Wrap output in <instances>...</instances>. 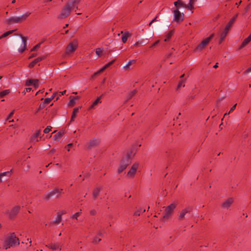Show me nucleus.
Returning a JSON list of instances; mask_svg holds the SVG:
<instances>
[{
  "label": "nucleus",
  "mask_w": 251,
  "mask_h": 251,
  "mask_svg": "<svg viewBox=\"0 0 251 251\" xmlns=\"http://www.w3.org/2000/svg\"><path fill=\"white\" fill-rule=\"evenodd\" d=\"M176 204L172 203L166 207L165 212L163 214V220H168L171 216L173 210L176 208Z\"/></svg>",
  "instance_id": "obj_6"
},
{
  "label": "nucleus",
  "mask_w": 251,
  "mask_h": 251,
  "mask_svg": "<svg viewBox=\"0 0 251 251\" xmlns=\"http://www.w3.org/2000/svg\"><path fill=\"white\" fill-rule=\"evenodd\" d=\"M156 19V17H155V18H154V19L151 21V22H152V23H153V22L155 21Z\"/></svg>",
  "instance_id": "obj_64"
},
{
  "label": "nucleus",
  "mask_w": 251,
  "mask_h": 251,
  "mask_svg": "<svg viewBox=\"0 0 251 251\" xmlns=\"http://www.w3.org/2000/svg\"><path fill=\"white\" fill-rule=\"evenodd\" d=\"M77 99V97L76 98H75L72 100H70V102H69V103L71 105H74L75 103V101H76V100Z\"/></svg>",
  "instance_id": "obj_49"
},
{
  "label": "nucleus",
  "mask_w": 251,
  "mask_h": 251,
  "mask_svg": "<svg viewBox=\"0 0 251 251\" xmlns=\"http://www.w3.org/2000/svg\"><path fill=\"white\" fill-rule=\"evenodd\" d=\"M51 129V127L50 126H48L44 130V132L45 133H48L49 132Z\"/></svg>",
  "instance_id": "obj_48"
},
{
  "label": "nucleus",
  "mask_w": 251,
  "mask_h": 251,
  "mask_svg": "<svg viewBox=\"0 0 251 251\" xmlns=\"http://www.w3.org/2000/svg\"><path fill=\"white\" fill-rule=\"evenodd\" d=\"M214 35V34H211L209 37L204 39L201 43L196 47L195 51L196 52H200L204 49L210 42Z\"/></svg>",
  "instance_id": "obj_3"
},
{
  "label": "nucleus",
  "mask_w": 251,
  "mask_h": 251,
  "mask_svg": "<svg viewBox=\"0 0 251 251\" xmlns=\"http://www.w3.org/2000/svg\"><path fill=\"white\" fill-rule=\"evenodd\" d=\"M250 41H251V33L250 35L246 38L241 45L239 49H241L246 46Z\"/></svg>",
  "instance_id": "obj_21"
},
{
  "label": "nucleus",
  "mask_w": 251,
  "mask_h": 251,
  "mask_svg": "<svg viewBox=\"0 0 251 251\" xmlns=\"http://www.w3.org/2000/svg\"><path fill=\"white\" fill-rule=\"evenodd\" d=\"M102 96L98 97L91 104L90 106V108H95V106H96L99 103H100L101 102L100 100Z\"/></svg>",
  "instance_id": "obj_28"
},
{
  "label": "nucleus",
  "mask_w": 251,
  "mask_h": 251,
  "mask_svg": "<svg viewBox=\"0 0 251 251\" xmlns=\"http://www.w3.org/2000/svg\"><path fill=\"white\" fill-rule=\"evenodd\" d=\"M173 33L172 31H170L167 35V37L165 39V41H167L172 36Z\"/></svg>",
  "instance_id": "obj_45"
},
{
  "label": "nucleus",
  "mask_w": 251,
  "mask_h": 251,
  "mask_svg": "<svg viewBox=\"0 0 251 251\" xmlns=\"http://www.w3.org/2000/svg\"><path fill=\"white\" fill-rule=\"evenodd\" d=\"M78 111V108H75L74 109L73 114L71 117V121H73L76 117V115Z\"/></svg>",
  "instance_id": "obj_31"
},
{
  "label": "nucleus",
  "mask_w": 251,
  "mask_h": 251,
  "mask_svg": "<svg viewBox=\"0 0 251 251\" xmlns=\"http://www.w3.org/2000/svg\"><path fill=\"white\" fill-rule=\"evenodd\" d=\"M39 80L36 79L27 80L26 82V85L28 86H33L37 88L39 86Z\"/></svg>",
  "instance_id": "obj_13"
},
{
  "label": "nucleus",
  "mask_w": 251,
  "mask_h": 251,
  "mask_svg": "<svg viewBox=\"0 0 251 251\" xmlns=\"http://www.w3.org/2000/svg\"><path fill=\"white\" fill-rule=\"evenodd\" d=\"M138 167V163H134L133 164L129 171L127 172V176L129 178H133L136 173Z\"/></svg>",
  "instance_id": "obj_9"
},
{
  "label": "nucleus",
  "mask_w": 251,
  "mask_h": 251,
  "mask_svg": "<svg viewBox=\"0 0 251 251\" xmlns=\"http://www.w3.org/2000/svg\"><path fill=\"white\" fill-rule=\"evenodd\" d=\"M136 93V90H134L133 91H132V92H131L129 94H128V99H130L132 97H133Z\"/></svg>",
  "instance_id": "obj_44"
},
{
  "label": "nucleus",
  "mask_w": 251,
  "mask_h": 251,
  "mask_svg": "<svg viewBox=\"0 0 251 251\" xmlns=\"http://www.w3.org/2000/svg\"><path fill=\"white\" fill-rule=\"evenodd\" d=\"M145 211V209L142 208H139L134 213V215L136 216H140L141 213H144Z\"/></svg>",
  "instance_id": "obj_32"
},
{
  "label": "nucleus",
  "mask_w": 251,
  "mask_h": 251,
  "mask_svg": "<svg viewBox=\"0 0 251 251\" xmlns=\"http://www.w3.org/2000/svg\"><path fill=\"white\" fill-rule=\"evenodd\" d=\"M26 92H29L31 90V88H27L25 89Z\"/></svg>",
  "instance_id": "obj_59"
},
{
  "label": "nucleus",
  "mask_w": 251,
  "mask_h": 251,
  "mask_svg": "<svg viewBox=\"0 0 251 251\" xmlns=\"http://www.w3.org/2000/svg\"><path fill=\"white\" fill-rule=\"evenodd\" d=\"M99 143V140L97 139H94L91 140L88 143V148H91L97 145Z\"/></svg>",
  "instance_id": "obj_22"
},
{
  "label": "nucleus",
  "mask_w": 251,
  "mask_h": 251,
  "mask_svg": "<svg viewBox=\"0 0 251 251\" xmlns=\"http://www.w3.org/2000/svg\"><path fill=\"white\" fill-rule=\"evenodd\" d=\"M30 14L29 12H26L25 14L20 16H13L8 18L7 20V23H18L25 20Z\"/></svg>",
  "instance_id": "obj_4"
},
{
  "label": "nucleus",
  "mask_w": 251,
  "mask_h": 251,
  "mask_svg": "<svg viewBox=\"0 0 251 251\" xmlns=\"http://www.w3.org/2000/svg\"><path fill=\"white\" fill-rule=\"evenodd\" d=\"M43 91H44V90H40L39 91H38V92L37 93V94H38V93H39V92H40V93H42V92H43Z\"/></svg>",
  "instance_id": "obj_63"
},
{
  "label": "nucleus",
  "mask_w": 251,
  "mask_h": 251,
  "mask_svg": "<svg viewBox=\"0 0 251 251\" xmlns=\"http://www.w3.org/2000/svg\"><path fill=\"white\" fill-rule=\"evenodd\" d=\"M55 149H52V150L50 151V153H53L55 152Z\"/></svg>",
  "instance_id": "obj_60"
},
{
  "label": "nucleus",
  "mask_w": 251,
  "mask_h": 251,
  "mask_svg": "<svg viewBox=\"0 0 251 251\" xmlns=\"http://www.w3.org/2000/svg\"><path fill=\"white\" fill-rule=\"evenodd\" d=\"M37 54L36 53H32L29 57V59L32 58L36 56Z\"/></svg>",
  "instance_id": "obj_56"
},
{
  "label": "nucleus",
  "mask_w": 251,
  "mask_h": 251,
  "mask_svg": "<svg viewBox=\"0 0 251 251\" xmlns=\"http://www.w3.org/2000/svg\"><path fill=\"white\" fill-rule=\"evenodd\" d=\"M48 247L53 250H58L60 251L61 250L62 245L59 243H51L49 245Z\"/></svg>",
  "instance_id": "obj_17"
},
{
  "label": "nucleus",
  "mask_w": 251,
  "mask_h": 251,
  "mask_svg": "<svg viewBox=\"0 0 251 251\" xmlns=\"http://www.w3.org/2000/svg\"><path fill=\"white\" fill-rule=\"evenodd\" d=\"M185 4L183 2L180 0H177L174 2V5L177 7V9L179 7H183L185 6Z\"/></svg>",
  "instance_id": "obj_24"
},
{
  "label": "nucleus",
  "mask_w": 251,
  "mask_h": 251,
  "mask_svg": "<svg viewBox=\"0 0 251 251\" xmlns=\"http://www.w3.org/2000/svg\"><path fill=\"white\" fill-rule=\"evenodd\" d=\"M135 62L134 60H129L127 63L124 66V68L125 70H127L130 68V65Z\"/></svg>",
  "instance_id": "obj_33"
},
{
  "label": "nucleus",
  "mask_w": 251,
  "mask_h": 251,
  "mask_svg": "<svg viewBox=\"0 0 251 251\" xmlns=\"http://www.w3.org/2000/svg\"><path fill=\"white\" fill-rule=\"evenodd\" d=\"M14 113V110H13L12 112H11L9 113V114L8 115V116H7V117L6 118V119L5 120V121L4 122V124H6L7 121H8L10 120V119L13 115Z\"/></svg>",
  "instance_id": "obj_38"
},
{
  "label": "nucleus",
  "mask_w": 251,
  "mask_h": 251,
  "mask_svg": "<svg viewBox=\"0 0 251 251\" xmlns=\"http://www.w3.org/2000/svg\"><path fill=\"white\" fill-rule=\"evenodd\" d=\"M66 92V90L63 91L62 92H60L59 93L58 96L57 97L56 100L58 99L59 96H61L62 95H63L65 94Z\"/></svg>",
  "instance_id": "obj_53"
},
{
  "label": "nucleus",
  "mask_w": 251,
  "mask_h": 251,
  "mask_svg": "<svg viewBox=\"0 0 251 251\" xmlns=\"http://www.w3.org/2000/svg\"><path fill=\"white\" fill-rule=\"evenodd\" d=\"M251 72V67L249 68L246 71V73H249Z\"/></svg>",
  "instance_id": "obj_57"
},
{
  "label": "nucleus",
  "mask_w": 251,
  "mask_h": 251,
  "mask_svg": "<svg viewBox=\"0 0 251 251\" xmlns=\"http://www.w3.org/2000/svg\"><path fill=\"white\" fill-rule=\"evenodd\" d=\"M228 32V30H227L225 28L224 31L220 35V39L219 40L220 43H222V41L224 40V39L225 38Z\"/></svg>",
  "instance_id": "obj_26"
},
{
  "label": "nucleus",
  "mask_w": 251,
  "mask_h": 251,
  "mask_svg": "<svg viewBox=\"0 0 251 251\" xmlns=\"http://www.w3.org/2000/svg\"><path fill=\"white\" fill-rule=\"evenodd\" d=\"M8 32H6L4 33H3L1 36H0V39H1L2 38L5 37L9 35Z\"/></svg>",
  "instance_id": "obj_52"
},
{
  "label": "nucleus",
  "mask_w": 251,
  "mask_h": 251,
  "mask_svg": "<svg viewBox=\"0 0 251 251\" xmlns=\"http://www.w3.org/2000/svg\"><path fill=\"white\" fill-rule=\"evenodd\" d=\"M102 52V50L101 49L99 48L96 50V53L98 56H100L101 55Z\"/></svg>",
  "instance_id": "obj_43"
},
{
  "label": "nucleus",
  "mask_w": 251,
  "mask_h": 251,
  "mask_svg": "<svg viewBox=\"0 0 251 251\" xmlns=\"http://www.w3.org/2000/svg\"><path fill=\"white\" fill-rule=\"evenodd\" d=\"M191 210V208L190 207H187L182 210L180 212V215L179 216V219L182 220L185 217V215L187 213H189L190 212Z\"/></svg>",
  "instance_id": "obj_15"
},
{
  "label": "nucleus",
  "mask_w": 251,
  "mask_h": 251,
  "mask_svg": "<svg viewBox=\"0 0 251 251\" xmlns=\"http://www.w3.org/2000/svg\"><path fill=\"white\" fill-rule=\"evenodd\" d=\"M121 33L123 34L122 36V41L123 43H126L127 41V39L130 36V34L128 31L123 33L122 31Z\"/></svg>",
  "instance_id": "obj_20"
},
{
  "label": "nucleus",
  "mask_w": 251,
  "mask_h": 251,
  "mask_svg": "<svg viewBox=\"0 0 251 251\" xmlns=\"http://www.w3.org/2000/svg\"><path fill=\"white\" fill-rule=\"evenodd\" d=\"M21 39H22V44L21 45L20 48H19L18 49V51L19 52H23L25 49V47H26V41H27V38L25 37H23V36H21Z\"/></svg>",
  "instance_id": "obj_14"
},
{
  "label": "nucleus",
  "mask_w": 251,
  "mask_h": 251,
  "mask_svg": "<svg viewBox=\"0 0 251 251\" xmlns=\"http://www.w3.org/2000/svg\"><path fill=\"white\" fill-rule=\"evenodd\" d=\"M184 86L185 83L184 80H181L179 82L176 89L177 90H180L181 88L184 87Z\"/></svg>",
  "instance_id": "obj_34"
},
{
  "label": "nucleus",
  "mask_w": 251,
  "mask_h": 251,
  "mask_svg": "<svg viewBox=\"0 0 251 251\" xmlns=\"http://www.w3.org/2000/svg\"><path fill=\"white\" fill-rule=\"evenodd\" d=\"M26 240H27V241H29V246H31V245H32V241H31V239H29V238H27V239H26Z\"/></svg>",
  "instance_id": "obj_58"
},
{
  "label": "nucleus",
  "mask_w": 251,
  "mask_h": 251,
  "mask_svg": "<svg viewBox=\"0 0 251 251\" xmlns=\"http://www.w3.org/2000/svg\"><path fill=\"white\" fill-rule=\"evenodd\" d=\"M63 133L59 132L55 134L53 137V139L55 142H58L60 140L62 136H63Z\"/></svg>",
  "instance_id": "obj_27"
},
{
  "label": "nucleus",
  "mask_w": 251,
  "mask_h": 251,
  "mask_svg": "<svg viewBox=\"0 0 251 251\" xmlns=\"http://www.w3.org/2000/svg\"><path fill=\"white\" fill-rule=\"evenodd\" d=\"M236 106V104H235L230 109L228 113H226L225 114V116L227 114H230L231 112H232L235 109Z\"/></svg>",
  "instance_id": "obj_47"
},
{
  "label": "nucleus",
  "mask_w": 251,
  "mask_h": 251,
  "mask_svg": "<svg viewBox=\"0 0 251 251\" xmlns=\"http://www.w3.org/2000/svg\"><path fill=\"white\" fill-rule=\"evenodd\" d=\"M62 189L56 188L50 192L46 193L44 196V199L46 200H49L53 197H58L62 193Z\"/></svg>",
  "instance_id": "obj_5"
},
{
  "label": "nucleus",
  "mask_w": 251,
  "mask_h": 251,
  "mask_svg": "<svg viewBox=\"0 0 251 251\" xmlns=\"http://www.w3.org/2000/svg\"><path fill=\"white\" fill-rule=\"evenodd\" d=\"M80 0H71L68 3L70 5V7L73 9L76 8L78 9L77 4L79 2Z\"/></svg>",
  "instance_id": "obj_19"
},
{
  "label": "nucleus",
  "mask_w": 251,
  "mask_h": 251,
  "mask_svg": "<svg viewBox=\"0 0 251 251\" xmlns=\"http://www.w3.org/2000/svg\"><path fill=\"white\" fill-rule=\"evenodd\" d=\"M40 134L41 130H39L31 137V140L32 141H38L39 139L42 138Z\"/></svg>",
  "instance_id": "obj_16"
},
{
  "label": "nucleus",
  "mask_w": 251,
  "mask_h": 251,
  "mask_svg": "<svg viewBox=\"0 0 251 251\" xmlns=\"http://www.w3.org/2000/svg\"><path fill=\"white\" fill-rule=\"evenodd\" d=\"M136 151V150L135 149H132L130 152L127 153L126 155V159H123L118 168L117 172L119 174L121 173L125 169H126L127 166L128 165V162H127V159H131L135 154Z\"/></svg>",
  "instance_id": "obj_2"
},
{
  "label": "nucleus",
  "mask_w": 251,
  "mask_h": 251,
  "mask_svg": "<svg viewBox=\"0 0 251 251\" xmlns=\"http://www.w3.org/2000/svg\"><path fill=\"white\" fill-rule=\"evenodd\" d=\"M20 209V206L18 205L15 206L10 210H7L5 214L10 219L14 218L19 212Z\"/></svg>",
  "instance_id": "obj_8"
},
{
  "label": "nucleus",
  "mask_w": 251,
  "mask_h": 251,
  "mask_svg": "<svg viewBox=\"0 0 251 251\" xmlns=\"http://www.w3.org/2000/svg\"><path fill=\"white\" fill-rule=\"evenodd\" d=\"M114 62V60H112L109 63H107L106 65H105L102 68H101L98 71L96 72L94 74V75H97L101 73H102L105 69H106L107 67L111 65Z\"/></svg>",
  "instance_id": "obj_18"
},
{
  "label": "nucleus",
  "mask_w": 251,
  "mask_h": 251,
  "mask_svg": "<svg viewBox=\"0 0 251 251\" xmlns=\"http://www.w3.org/2000/svg\"><path fill=\"white\" fill-rule=\"evenodd\" d=\"M73 143H70L68 145H67L65 148L68 151H69L70 150V148L73 147Z\"/></svg>",
  "instance_id": "obj_51"
},
{
  "label": "nucleus",
  "mask_w": 251,
  "mask_h": 251,
  "mask_svg": "<svg viewBox=\"0 0 251 251\" xmlns=\"http://www.w3.org/2000/svg\"><path fill=\"white\" fill-rule=\"evenodd\" d=\"M72 9H73V8L71 7L70 5L67 3L58 16V18L63 19L66 18L69 15Z\"/></svg>",
  "instance_id": "obj_7"
},
{
  "label": "nucleus",
  "mask_w": 251,
  "mask_h": 251,
  "mask_svg": "<svg viewBox=\"0 0 251 251\" xmlns=\"http://www.w3.org/2000/svg\"><path fill=\"white\" fill-rule=\"evenodd\" d=\"M218 63H216V64L214 65L213 67H214V68H217V67H218Z\"/></svg>",
  "instance_id": "obj_61"
},
{
  "label": "nucleus",
  "mask_w": 251,
  "mask_h": 251,
  "mask_svg": "<svg viewBox=\"0 0 251 251\" xmlns=\"http://www.w3.org/2000/svg\"><path fill=\"white\" fill-rule=\"evenodd\" d=\"M78 46L77 42L75 41L69 44L66 49V53L70 54L75 50Z\"/></svg>",
  "instance_id": "obj_10"
},
{
  "label": "nucleus",
  "mask_w": 251,
  "mask_h": 251,
  "mask_svg": "<svg viewBox=\"0 0 251 251\" xmlns=\"http://www.w3.org/2000/svg\"><path fill=\"white\" fill-rule=\"evenodd\" d=\"M13 31H14V30H10V31H7V32H8L9 34H10L12 33H13Z\"/></svg>",
  "instance_id": "obj_62"
},
{
  "label": "nucleus",
  "mask_w": 251,
  "mask_h": 251,
  "mask_svg": "<svg viewBox=\"0 0 251 251\" xmlns=\"http://www.w3.org/2000/svg\"><path fill=\"white\" fill-rule=\"evenodd\" d=\"M100 190H101V189L100 187H97L94 189L93 193V196L94 199H96L97 197V196L99 195V194L100 191Z\"/></svg>",
  "instance_id": "obj_30"
},
{
  "label": "nucleus",
  "mask_w": 251,
  "mask_h": 251,
  "mask_svg": "<svg viewBox=\"0 0 251 251\" xmlns=\"http://www.w3.org/2000/svg\"><path fill=\"white\" fill-rule=\"evenodd\" d=\"M48 104L45 102V100L41 103L39 105V108L40 109L44 108Z\"/></svg>",
  "instance_id": "obj_50"
},
{
  "label": "nucleus",
  "mask_w": 251,
  "mask_h": 251,
  "mask_svg": "<svg viewBox=\"0 0 251 251\" xmlns=\"http://www.w3.org/2000/svg\"><path fill=\"white\" fill-rule=\"evenodd\" d=\"M98 236L99 237H95L93 240V243L95 244H97L99 242H100L101 240V239L100 238V237L102 236V233L101 231H99L98 233Z\"/></svg>",
  "instance_id": "obj_29"
},
{
  "label": "nucleus",
  "mask_w": 251,
  "mask_h": 251,
  "mask_svg": "<svg viewBox=\"0 0 251 251\" xmlns=\"http://www.w3.org/2000/svg\"><path fill=\"white\" fill-rule=\"evenodd\" d=\"M196 1L197 0H190L189 3H190L191 4L194 5Z\"/></svg>",
  "instance_id": "obj_55"
},
{
  "label": "nucleus",
  "mask_w": 251,
  "mask_h": 251,
  "mask_svg": "<svg viewBox=\"0 0 251 251\" xmlns=\"http://www.w3.org/2000/svg\"><path fill=\"white\" fill-rule=\"evenodd\" d=\"M234 201L233 198H229L226 199L222 204V207L225 209H228Z\"/></svg>",
  "instance_id": "obj_12"
},
{
  "label": "nucleus",
  "mask_w": 251,
  "mask_h": 251,
  "mask_svg": "<svg viewBox=\"0 0 251 251\" xmlns=\"http://www.w3.org/2000/svg\"><path fill=\"white\" fill-rule=\"evenodd\" d=\"M56 94H54L51 97L47 98L45 99V102L48 104L55 97Z\"/></svg>",
  "instance_id": "obj_35"
},
{
  "label": "nucleus",
  "mask_w": 251,
  "mask_h": 251,
  "mask_svg": "<svg viewBox=\"0 0 251 251\" xmlns=\"http://www.w3.org/2000/svg\"><path fill=\"white\" fill-rule=\"evenodd\" d=\"M9 93H10L9 90H8V89L5 90L0 92V97H2L8 94Z\"/></svg>",
  "instance_id": "obj_37"
},
{
  "label": "nucleus",
  "mask_w": 251,
  "mask_h": 251,
  "mask_svg": "<svg viewBox=\"0 0 251 251\" xmlns=\"http://www.w3.org/2000/svg\"><path fill=\"white\" fill-rule=\"evenodd\" d=\"M12 170L10 171H7L3 173H0V176H10L11 175Z\"/></svg>",
  "instance_id": "obj_39"
},
{
  "label": "nucleus",
  "mask_w": 251,
  "mask_h": 251,
  "mask_svg": "<svg viewBox=\"0 0 251 251\" xmlns=\"http://www.w3.org/2000/svg\"><path fill=\"white\" fill-rule=\"evenodd\" d=\"M174 21L176 22H181L183 19L184 14L179 12L178 9L173 11Z\"/></svg>",
  "instance_id": "obj_11"
},
{
  "label": "nucleus",
  "mask_w": 251,
  "mask_h": 251,
  "mask_svg": "<svg viewBox=\"0 0 251 251\" xmlns=\"http://www.w3.org/2000/svg\"><path fill=\"white\" fill-rule=\"evenodd\" d=\"M41 44V43H40L39 44H38L37 45H36V46H35L32 49H31V51H35L38 48H39L40 47V45Z\"/></svg>",
  "instance_id": "obj_46"
},
{
  "label": "nucleus",
  "mask_w": 251,
  "mask_h": 251,
  "mask_svg": "<svg viewBox=\"0 0 251 251\" xmlns=\"http://www.w3.org/2000/svg\"><path fill=\"white\" fill-rule=\"evenodd\" d=\"M19 239L14 233L8 235L2 244V248L5 250L19 245Z\"/></svg>",
  "instance_id": "obj_1"
},
{
  "label": "nucleus",
  "mask_w": 251,
  "mask_h": 251,
  "mask_svg": "<svg viewBox=\"0 0 251 251\" xmlns=\"http://www.w3.org/2000/svg\"><path fill=\"white\" fill-rule=\"evenodd\" d=\"M43 58V57H39L36 58L29 64V67L32 68L33 67H34L35 64L42 60Z\"/></svg>",
  "instance_id": "obj_23"
},
{
  "label": "nucleus",
  "mask_w": 251,
  "mask_h": 251,
  "mask_svg": "<svg viewBox=\"0 0 251 251\" xmlns=\"http://www.w3.org/2000/svg\"><path fill=\"white\" fill-rule=\"evenodd\" d=\"M159 42V40L156 41L155 42H154L153 44L151 45V46L150 47V48H153L156 46Z\"/></svg>",
  "instance_id": "obj_54"
},
{
  "label": "nucleus",
  "mask_w": 251,
  "mask_h": 251,
  "mask_svg": "<svg viewBox=\"0 0 251 251\" xmlns=\"http://www.w3.org/2000/svg\"><path fill=\"white\" fill-rule=\"evenodd\" d=\"M61 221V215L60 214H58L56 219L52 222L53 223H56L58 224Z\"/></svg>",
  "instance_id": "obj_36"
},
{
  "label": "nucleus",
  "mask_w": 251,
  "mask_h": 251,
  "mask_svg": "<svg viewBox=\"0 0 251 251\" xmlns=\"http://www.w3.org/2000/svg\"><path fill=\"white\" fill-rule=\"evenodd\" d=\"M196 94H195V93L194 92H192L188 97V99L189 100H192L193 99H194V98H195V97L196 96Z\"/></svg>",
  "instance_id": "obj_42"
},
{
  "label": "nucleus",
  "mask_w": 251,
  "mask_h": 251,
  "mask_svg": "<svg viewBox=\"0 0 251 251\" xmlns=\"http://www.w3.org/2000/svg\"><path fill=\"white\" fill-rule=\"evenodd\" d=\"M80 214H81V212H76V213H75V214H74V215H72V218L77 220L78 219V217L79 216Z\"/></svg>",
  "instance_id": "obj_41"
},
{
  "label": "nucleus",
  "mask_w": 251,
  "mask_h": 251,
  "mask_svg": "<svg viewBox=\"0 0 251 251\" xmlns=\"http://www.w3.org/2000/svg\"><path fill=\"white\" fill-rule=\"evenodd\" d=\"M184 8L187 9L188 10L192 11L193 8V5L189 3L188 4H185Z\"/></svg>",
  "instance_id": "obj_40"
},
{
  "label": "nucleus",
  "mask_w": 251,
  "mask_h": 251,
  "mask_svg": "<svg viewBox=\"0 0 251 251\" xmlns=\"http://www.w3.org/2000/svg\"><path fill=\"white\" fill-rule=\"evenodd\" d=\"M236 17H237V16H235L234 17H233L230 20V21L228 22V23L227 24V25L225 27V29H226L227 30H229V28H230V27L231 26V25H232V24L234 22Z\"/></svg>",
  "instance_id": "obj_25"
}]
</instances>
